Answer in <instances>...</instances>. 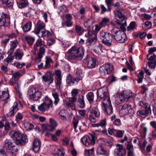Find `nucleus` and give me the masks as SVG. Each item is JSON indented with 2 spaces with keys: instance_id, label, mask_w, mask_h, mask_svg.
Instances as JSON below:
<instances>
[{
  "instance_id": "obj_1",
  "label": "nucleus",
  "mask_w": 156,
  "mask_h": 156,
  "mask_svg": "<svg viewBox=\"0 0 156 156\" xmlns=\"http://www.w3.org/2000/svg\"><path fill=\"white\" fill-rule=\"evenodd\" d=\"M84 53V50L83 47H78L74 45L68 50L67 57L71 60H81L82 59Z\"/></svg>"
},
{
  "instance_id": "obj_2",
  "label": "nucleus",
  "mask_w": 156,
  "mask_h": 156,
  "mask_svg": "<svg viewBox=\"0 0 156 156\" xmlns=\"http://www.w3.org/2000/svg\"><path fill=\"white\" fill-rule=\"evenodd\" d=\"M11 138L17 145H24L28 141L25 134H21L19 131H12L9 133Z\"/></svg>"
},
{
  "instance_id": "obj_3",
  "label": "nucleus",
  "mask_w": 156,
  "mask_h": 156,
  "mask_svg": "<svg viewBox=\"0 0 156 156\" xmlns=\"http://www.w3.org/2000/svg\"><path fill=\"white\" fill-rule=\"evenodd\" d=\"M114 37L116 41L120 43H123L127 39L125 33L120 30L118 27L114 28L112 30Z\"/></svg>"
},
{
  "instance_id": "obj_4",
  "label": "nucleus",
  "mask_w": 156,
  "mask_h": 156,
  "mask_svg": "<svg viewBox=\"0 0 156 156\" xmlns=\"http://www.w3.org/2000/svg\"><path fill=\"white\" fill-rule=\"evenodd\" d=\"M107 98L106 100L102 101L101 103V106L102 110L105 114L109 115L112 114L113 112V108L111 104V100H109Z\"/></svg>"
},
{
  "instance_id": "obj_5",
  "label": "nucleus",
  "mask_w": 156,
  "mask_h": 156,
  "mask_svg": "<svg viewBox=\"0 0 156 156\" xmlns=\"http://www.w3.org/2000/svg\"><path fill=\"white\" fill-rule=\"evenodd\" d=\"M97 96L98 99H102L104 98L102 101L106 100L108 98L109 100H110L108 93L107 87L104 86L98 89L97 91Z\"/></svg>"
},
{
  "instance_id": "obj_6",
  "label": "nucleus",
  "mask_w": 156,
  "mask_h": 156,
  "mask_svg": "<svg viewBox=\"0 0 156 156\" xmlns=\"http://www.w3.org/2000/svg\"><path fill=\"white\" fill-rule=\"evenodd\" d=\"M28 95L30 99L36 101L39 99L41 94L37 88L33 87L30 88L29 90Z\"/></svg>"
},
{
  "instance_id": "obj_7",
  "label": "nucleus",
  "mask_w": 156,
  "mask_h": 156,
  "mask_svg": "<svg viewBox=\"0 0 156 156\" xmlns=\"http://www.w3.org/2000/svg\"><path fill=\"white\" fill-rule=\"evenodd\" d=\"M88 137L89 139L88 140L86 136H84L82 137L81 139L82 143L86 146H88L90 144H94L96 139V137L95 135L94 134H90Z\"/></svg>"
},
{
  "instance_id": "obj_8",
  "label": "nucleus",
  "mask_w": 156,
  "mask_h": 156,
  "mask_svg": "<svg viewBox=\"0 0 156 156\" xmlns=\"http://www.w3.org/2000/svg\"><path fill=\"white\" fill-rule=\"evenodd\" d=\"M112 69L113 66L112 64H105L100 67L99 72L101 76H104L110 73Z\"/></svg>"
},
{
  "instance_id": "obj_9",
  "label": "nucleus",
  "mask_w": 156,
  "mask_h": 156,
  "mask_svg": "<svg viewBox=\"0 0 156 156\" xmlns=\"http://www.w3.org/2000/svg\"><path fill=\"white\" fill-rule=\"evenodd\" d=\"M5 147L12 154L17 152L18 149L10 140L6 139L5 142Z\"/></svg>"
},
{
  "instance_id": "obj_10",
  "label": "nucleus",
  "mask_w": 156,
  "mask_h": 156,
  "mask_svg": "<svg viewBox=\"0 0 156 156\" xmlns=\"http://www.w3.org/2000/svg\"><path fill=\"white\" fill-rule=\"evenodd\" d=\"M49 103L47 104L46 102H44L39 105L38 108L39 111L41 112H44L48 110L50 107H52L53 105V101L52 100L48 99Z\"/></svg>"
},
{
  "instance_id": "obj_11",
  "label": "nucleus",
  "mask_w": 156,
  "mask_h": 156,
  "mask_svg": "<svg viewBox=\"0 0 156 156\" xmlns=\"http://www.w3.org/2000/svg\"><path fill=\"white\" fill-rule=\"evenodd\" d=\"M45 25L43 22L40 20L37 23L36 27L35 28L33 32L36 34H38L41 30L44 29Z\"/></svg>"
},
{
  "instance_id": "obj_12",
  "label": "nucleus",
  "mask_w": 156,
  "mask_h": 156,
  "mask_svg": "<svg viewBox=\"0 0 156 156\" xmlns=\"http://www.w3.org/2000/svg\"><path fill=\"white\" fill-rule=\"evenodd\" d=\"M115 16L118 18L120 20L123 21L124 23L126 22V18L123 12V11L122 10H115L114 11Z\"/></svg>"
},
{
  "instance_id": "obj_13",
  "label": "nucleus",
  "mask_w": 156,
  "mask_h": 156,
  "mask_svg": "<svg viewBox=\"0 0 156 156\" xmlns=\"http://www.w3.org/2000/svg\"><path fill=\"white\" fill-rule=\"evenodd\" d=\"M10 19V16L8 14L2 12V16L0 19V25L4 26L6 22H8Z\"/></svg>"
},
{
  "instance_id": "obj_14",
  "label": "nucleus",
  "mask_w": 156,
  "mask_h": 156,
  "mask_svg": "<svg viewBox=\"0 0 156 156\" xmlns=\"http://www.w3.org/2000/svg\"><path fill=\"white\" fill-rule=\"evenodd\" d=\"M132 111L131 105L128 104H125L122 106L121 111L124 114L127 113H131Z\"/></svg>"
},
{
  "instance_id": "obj_15",
  "label": "nucleus",
  "mask_w": 156,
  "mask_h": 156,
  "mask_svg": "<svg viewBox=\"0 0 156 156\" xmlns=\"http://www.w3.org/2000/svg\"><path fill=\"white\" fill-rule=\"evenodd\" d=\"M111 34L110 33L106 36V38H104V40L102 41V43L108 46H110L112 45V42L113 39V33Z\"/></svg>"
},
{
  "instance_id": "obj_16",
  "label": "nucleus",
  "mask_w": 156,
  "mask_h": 156,
  "mask_svg": "<svg viewBox=\"0 0 156 156\" xmlns=\"http://www.w3.org/2000/svg\"><path fill=\"white\" fill-rule=\"evenodd\" d=\"M18 104L16 102H15L12 107L11 108L10 111L9 112L7 115L8 117H11L14 115L16 113L18 110Z\"/></svg>"
},
{
  "instance_id": "obj_17",
  "label": "nucleus",
  "mask_w": 156,
  "mask_h": 156,
  "mask_svg": "<svg viewBox=\"0 0 156 156\" xmlns=\"http://www.w3.org/2000/svg\"><path fill=\"white\" fill-rule=\"evenodd\" d=\"M117 148L115 149V152L118 156H122L125 154V151L123 148V146L119 144H116Z\"/></svg>"
},
{
  "instance_id": "obj_18",
  "label": "nucleus",
  "mask_w": 156,
  "mask_h": 156,
  "mask_svg": "<svg viewBox=\"0 0 156 156\" xmlns=\"http://www.w3.org/2000/svg\"><path fill=\"white\" fill-rule=\"evenodd\" d=\"M79 80L77 77H73L71 75H69L67 76V82L69 84H77L79 81Z\"/></svg>"
},
{
  "instance_id": "obj_19",
  "label": "nucleus",
  "mask_w": 156,
  "mask_h": 156,
  "mask_svg": "<svg viewBox=\"0 0 156 156\" xmlns=\"http://www.w3.org/2000/svg\"><path fill=\"white\" fill-rule=\"evenodd\" d=\"M77 104L81 108L85 107V104L84 100V96L82 94H79L77 99Z\"/></svg>"
},
{
  "instance_id": "obj_20",
  "label": "nucleus",
  "mask_w": 156,
  "mask_h": 156,
  "mask_svg": "<svg viewBox=\"0 0 156 156\" xmlns=\"http://www.w3.org/2000/svg\"><path fill=\"white\" fill-rule=\"evenodd\" d=\"M10 43L11 47L8 52L9 55H11L14 52V49L16 48L18 44V41L17 40H16L11 41Z\"/></svg>"
},
{
  "instance_id": "obj_21",
  "label": "nucleus",
  "mask_w": 156,
  "mask_h": 156,
  "mask_svg": "<svg viewBox=\"0 0 156 156\" xmlns=\"http://www.w3.org/2000/svg\"><path fill=\"white\" fill-rule=\"evenodd\" d=\"M49 121L50 124L48 126L50 127V129H45V130L50 131H53L57 126V124L55 120L52 118L49 119Z\"/></svg>"
},
{
  "instance_id": "obj_22",
  "label": "nucleus",
  "mask_w": 156,
  "mask_h": 156,
  "mask_svg": "<svg viewBox=\"0 0 156 156\" xmlns=\"http://www.w3.org/2000/svg\"><path fill=\"white\" fill-rule=\"evenodd\" d=\"M41 145V142L38 139L34 140L33 142V150L35 152H37L40 150Z\"/></svg>"
},
{
  "instance_id": "obj_23",
  "label": "nucleus",
  "mask_w": 156,
  "mask_h": 156,
  "mask_svg": "<svg viewBox=\"0 0 156 156\" xmlns=\"http://www.w3.org/2000/svg\"><path fill=\"white\" fill-rule=\"evenodd\" d=\"M96 60L95 58H90L88 59L87 63V67L89 68H93L95 67Z\"/></svg>"
},
{
  "instance_id": "obj_24",
  "label": "nucleus",
  "mask_w": 156,
  "mask_h": 156,
  "mask_svg": "<svg viewBox=\"0 0 156 156\" xmlns=\"http://www.w3.org/2000/svg\"><path fill=\"white\" fill-rule=\"evenodd\" d=\"M133 95L134 94L132 92L129 91L123 93L121 95V96L123 98L124 101H127L129 99L133 98Z\"/></svg>"
},
{
  "instance_id": "obj_25",
  "label": "nucleus",
  "mask_w": 156,
  "mask_h": 156,
  "mask_svg": "<svg viewBox=\"0 0 156 156\" xmlns=\"http://www.w3.org/2000/svg\"><path fill=\"white\" fill-rule=\"evenodd\" d=\"M139 104L141 108H144L145 110H149V112H151V106L149 104L143 101H141L139 102Z\"/></svg>"
},
{
  "instance_id": "obj_26",
  "label": "nucleus",
  "mask_w": 156,
  "mask_h": 156,
  "mask_svg": "<svg viewBox=\"0 0 156 156\" xmlns=\"http://www.w3.org/2000/svg\"><path fill=\"white\" fill-rule=\"evenodd\" d=\"M3 6L6 8L12 6L14 2V0H2Z\"/></svg>"
},
{
  "instance_id": "obj_27",
  "label": "nucleus",
  "mask_w": 156,
  "mask_h": 156,
  "mask_svg": "<svg viewBox=\"0 0 156 156\" xmlns=\"http://www.w3.org/2000/svg\"><path fill=\"white\" fill-rule=\"evenodd\" d=\"M97 36L95 37L94 36L93 37H88L86 43L87 45L90 46L92 45H94L97 42Z\"/></svg>"
},
{
  "instance_id": "obj_28",
  "label": "nucleus",
  "mask_w": 156,
  "mask_h": 156,
  "mask_svg": "<svg viewBox=\"0 0 156 156\" xmlns=\"http://www.w3.org/2000/svg\"><path fill=\"white\" fill-rule=\"evenodd\" d=\"M42 79L45 82H49L50 83H52L54 80L53 75L50 74L48 75H44L42 77Z\"/></svg>"
},
{
  "instance_id": "obj_29",
  "label": "nucleus",
  "mask_w": 156,
  "mask_h": 156,
  "mask_svg": "<svg viewBox=\"0 0 156 156\" xmlns=\"http://www.w3.org/2000/svg\"><path fill=\"white\" fill-rule=\"evenodd\" d=\"M151 112L149 111V110H138L137 112V114L139 116L142 117H145L147 116L149 113Z\"/></svg>"
},
{
  "instance_id": "obj_30",
  "label": "nucleus",
  "mask_w": 156,
  "mask_h": 156,
  "mask_svg": "<svg viewBox=\"0 0 156 156\" xmlns=\"http://www.w3.org/2000/svg\"><path fill=\"white\" fill-rule=\"evenodd\" d=\"M86 98L90 104H91L94 102V94L92 92H88L86 96Z\"/></svg>"
},
{
  "instance_id": "obj_31",
  "label": "nucleus",
  "mask_w": 156,
  "mask_h": 156,
  "mask_svg": "<svg viewBox=\"0 0 156 156\" xmlns=\"http://www.w3.org/2000/svg\"><path fill=\"white\" fill-rule=\"evenodd\" d=\"M45 59V64L44 66V69L49 68L51 66L50 63L52 62V60L50 57L46 56Z\"/></svg>"
},
{
  "instance_id": "obj_32",
  "label": "nucleus",
  "mask_w": 156,
  "mask_h": 156,
  "mask_svg": "<svg viewBox=\"0 0 156 156\" xmlns=\"http://www.w3.org/2000/svg\"><path fill=\"white\" fill-rule=\"evenodd\" d=\"M32 22L31 21L27 22L23 27L22 29L25 32L29 31L31 29Z\"/></svg>"
},
{
  "instance_id": "obj_33",
  "label": "nucleus",
  "mask_w": 156,
  "mask_h": 156,
  "mask_svg": "<svg viewBox=\"0 0 156 156\" xmlns=\"http://www.w3.org/2000/svg\"><path fill=\"white\" fill-rule=\"evenodd\" d=\"M97 152L98 154L103 155H107L108 152L101 146H98L97 149Z\"/></svg>"
},
{
  "instance_id": "obj_34",
  "label": "nucleus",
  "mask_w": 156,
  "mask_h": 156,
  "mask_svg": "<svg viewBox=\"0 0 156 156\" xmlns=\"http://www.w3.org/2000/svg\"><path fill=\"white\" fill-rule=\"evenodd\" d=\"M90 113L94 114L96 118H99L100 117V112L97 106L92 108L90 111Z\"/></svg>"
},
{
  "instance_id": "obj_35",
  "label": "nucleus",
  "mask_w": 156,
  "mask_h": 156,
  "mask_svg": "<svg viewBox=\"0 0 156 156\" xmlns=\"http://www.w3.org/2000/svg\"><path fill=\"white\" fill-rule=\"evenodd\" d=\"M9 98V94L8 92L3 91L1 94L0 93V100L2 101H5Z\"/></svg>"
},
{
  "instance_id": "obj_36",
  "label": "nucleus",
  "mask_w": 156,
  "mask_h": 156,
  "mask_svg": "<svg viewBox=\"0 0 156 156\" xmlns=\"http://www.w3.org/2000/svg\"><path fill=\"white\" fill-rule=\"evenodd\" d=\"M62 78H55V81L58 90H60L62 87Z\"/></svg>"
},
{
  "instance_id": "obj_37",
  "label": "nucleus",
  "mask_w": 156,
  "mask_h": 156,
  "mask_svg": "<svg viewBox=\"0 0 156 156\" xmlns=\"http://www.w3.org/2000/svg\"><path fill=\"white\" fill-rule=\"evenodd\" d=\"M15 53L16 58L18 60H20L21 59L24 55V53L19 49L16 50Z\"/></svg>"
},
{
  "instance_id": "obj_38",
  "label": "nucleus",
  "mask_w": 156,
  "mask_h": 156,
  "mask_svg": "<svg viewBox=\"0 0 156 156\" xmlns=\"http://www.w3.org/2000/svg\"><path fill=\"white\" fill-rule=\"evenodd\" d=\"M25 39L27 41V44L30 46L33 44L35 41V38L34 37L29 35L26 36L25 37Z\"/></svg>"
},
{
  "instance_id": "obj_39",
  "label": "nucleus",
  "mask_w": 156,
  "mask_h": 156,
  "mask_svg": "<svg viewBox=\"0 0 156 156\" xmlns=\"http://www.w3.org/2000/svg\"><path fill=\"white\" fill-rule=\"evenodd\" d=\"M109 21V20L108 18L104 17L102 19L101 21L99 23V25L102 27H105Z\"/></svg>"
},
{
  "instance_id": "obj_40",
  "label": "nucleus",
  "mask_w": 156,
  "mask_h": 156,
  "mask_svg": "<svg viewBox=\"0 0 156 156\" xmlns=\"http://www.w3.org/2000/svg\"><path fill=\"white\" fill-rule=\"evenodd\" d=\"M17 4L18 7L20 8H22L27 7L28 4V1H19L17 2Z\"/></svg>"
},
{
  "instance_id": "obj_41",
  "label": "nucleus",
  "mask_w": 156,
  "mask_h": 156,
  "mask_svg": "<svg viewBox=\"0 0 156 156\" xmlns=\"http://www.w3.org/2000/svg\"><path fill=\"white\" fill-rule=\"evenodd\" d=\"M39 52L38 54V58L39 61H41V59L42 58L43 55H44L45 49L41 47L39 49Z\"/></svg>"
},
{
  "instance_id": "obj_42",
  "label": "nucleus",
  "mask_w": 156,
  "mask_h": 156,
  "mask_svg": "<svg viewBox=\"0 0 156 156\" xmlns=\"http://www.w3.org/2000/svg\"><path fill=\"white\" fill-rule=\"evenodd\" d=\"M147 59L150 61H154L155 62L156 60V55L153 53H149L147 56Z\"/></svg>"
},
{
  "instance_id": "obj_43",
  "label": "nucleus",
  "mask_w": 156,
  "mask_h": 156,
  "mask_svg": "<svg viewBox=\"0 0 156 156\" xmlns=\"http://www.w3.org/2000/svg\"><path fill=\"white\" fill-rule=\"evenodd\" d=\"M110 34L108 32H105L103 31H101L100 33V37L102 41L104 40V38H106V36L107 35H108Z\"/></svg>"
},
{
  "instance_id": "obj_44",
  "label": "nucleus",
  "mask_w": 156,
  "mask_h": 156,
  "mask_svg": "<svg viewBox=\"0 0 156 156\" xmlns=\"http://www.w3.org/2000/svg\"><path fill=\"white\" fill-rule=\"evenodd\" d=\"M94 148H93L90 149L85 150V154L86 156H94Z\"/></svg>"
},
{
  "instance_id": "obj_45",
  "label": "nucleus",
  "mask_w": 156,
  "mask_h": 156,
  "mask_svg": "<svg viewBox=\"0 0 156 156\" xmlns=\"http://www.w3.org/2000/svg\"><path fill=\"white\" fill-rule=\"evenodd\" d=\"M41 33H42L41 37H48L51 36V33L49 30H47L41 31Z\"/></svg>"
},
{
  "instance_id": "obj_46",
  "label": "nucleus",
  "mask_w": 156,
  "mask_h": 156,
  "mask_svg": "<svg viewBox=\"0 0 156 156\" xmlns=\"http://www.w3.org/2000/svg\"><path fill=\"white\" fill-rule=\"evenodd\" d=\"M59 117L62 120L66 119V111L65 110H61L58 113Z\"/></svg>"
},
{
  "instance_id": "obj_47",
  "label": "nucleus",
  "mask_w": 156,
  "mask_h": 156,
  "mask_svg": "<svg viewBox=\"0 0 156 156\" xmlns=\"http://www.w3.org/2000/svg\"><path fill=\"white\" fill-rule=\"evenodd\" d=\"M151 26L152 24L151 22L146 21L144 23V24L143 25L142 27L144 30H146L151 28Z\"/></svg>"
},
{
  "instance_id": "obj_48",
  "label": "nucleus",
  "mask_w": 156,
  "mask_h": 156,
  "mask_svg": "<svg viewBox=\"0 0 156 156\" xmlns=\"http://www.w3.org/2000/svg\"><path fill=\"white\" fill-rule=\"evenodd\" d=\"M52 95L53 98L55 99L54 104L55 105H56L59 101V98L58 97V95L56 92L52 93Z\"/></svg>"
},
{
  "instance_id": "obj_49",
  "label": "nucleus",
  "mask_w": 156,
  "mask_h": 156,
  "mask_svg": "<svg viewBox=\"0 0 156 156\" xmlns=\"http://www.w3.org/2000/svg\"><path fill=\"white\" fill-rule=\"evenodd\" d=\"M75 32L79 35L82 34V28L80 26L78 25H76L75 27Z\"/></svg>"
},
{
  "instance_id": "obj_50",
  "label": "nucleus",
  "mask_w": 156,
  "mask_h": 156,
  "mask_svg": "<svg viewBox=\"0 0 156 156\" xmlns=\"http://www.w3.org/2000/svg\"><path fill=\"white\" fill-rule=\"evenodd\" d=\"M126 23H124L123 21H122V20H117L114 21L111 24L114 25H119L120 26L121 25H124Z\"/></svg>"
},
{
  "instance_id": "obj_51",
  "label": "nucleus",
  "mask_w": 156,
  "mask_h": 156,
  "mask_svg": "<svg viewBox=\"0 0 156 156\" xmlns=\"http://www.w3.org/2000/svg\"><path fill=\"white\" fill-rule=\"evenodd\" d=\"M24 127L28 130H31L34 127V125L28 122H25L24 124Z\"/></svg>"
},
{
  "instance_id": "obj_52",
  "label": "nucleus",
  "mask_w": 156,
  "mask_h": 156,
  "mask_svg": "<svg viewBox=\"0 0 156 156\" xmlns=\"http://www.w3.org/2000/svg\"><path fill=\"white\" fill-rule=\"evenodd\" d=\"M116 131V136L119 138H120L122 136L123 134L124 133V130H117Z\"/></svg>"
},
{
  "instance_id": "obj_53",
  "label": "nucleus",
  "mask_w": 156,
  "mask_h": 156,
  "mask_svg": "<svg viewBox=\"0 0 156 156\" xmlns=\"http://www.w3.org/2000/svg\"><path fill=\"white\" fill-rule=\"evenodd\" d=\"M154 61H150L147 63L149 67L151 69H154L156 66V60L155 62Z\"/></svg>"
},
{
  "instance_id": "obj_54",
  "label": "nucleus",
  "mask_w": 156,
  "mask_h": 156,
  "mask_svg": "<svg viewBox=\"0 0 156 156\" xmlns=\"http://www.w3.org/2000/svg\"><path fill=\"white\" fill-rule=\"evenodd\" d=\"M14 57L11 56V55H9L6 58L4 59L5 62H6V64H8L11 62L12 60L14 59Z\"/></svg>"
},
{
  "instance_id": "obj_55",
  "label": "nucleus",
  "mask_w": 156,
  "mask_h": 156,
  "mask_svg": "<svg viewBox=\"0 0 156 156\" xmlns=\"http://www.w3.org/2000/svg\"><path fill=\"white\" fill-rule=\"evenodd\" d=\"M135 26V22H132L130 23L129 26L127 27V30L128 31H130L133 30Z\"/></svg>"
},
{
  "instance_id": "obj_56",
  "label": "nucleus",
  "mask_w": 156,
  "mask_h": 156,
  "mask_svg": "<svg viewBox=\"0 0 156 156\" xmlns=\"http://www.w3.org/2000/svg\"><path fill=\"white\" fill-rule=\"evenodd\" d=\"M55 78H62V75L60 70H57L55 71Z\"/></svg>"
},
{
  "instance_id": "obj_57",
  "label": "nucleus",
  "mask_w": 156,
  "mask_h": 156,
  "mask_svg": "<svg viewBox=\"0 0 156 156\" xmlns=\"http://www.w3.org/2000/svg\"><path fill=\"white\" fill-rule=\"evenodd\" d=\"M76 77L79 80H81L83 77L84 74L83 73L80 71L76 73Z\"/></svg>"
},
{
  "instance_id": "obj_58",
  "label": "nucleus",
  "mask_w": 156,
  "mask_h": 156,
  "mask_svg": "<svg viewBox=\"0 0 156 156\" xmlns=\"http://www.w3.org/2000/svg\"><path fill=\"white\" fill-rule=\"evenodd\" d=\"M80 90L78 89H73L71 91V94L72 96H76L78 94Z\"/></svg>"
},
{
  "instance_id": "obj_59",
  "label": "nucleus",
  "mask_w": 156,
  "mask_h": 156,
  "mask_svg": "<svg viewBox=\"0 0 156 156\" xmlns=\"http://www.w3.org/2000/svg\"><path fill=\"white\" fill-rule=\"evenodd\" d=\"M88 37H94V36L95 37L97 36V34L94 33V32L90 30L88 31Z\"/></svg>"
},
{
  "instance_id": "obj_60",
  "label": "nucleus",
  "mask_w": 156,
  "mask_h": 156,
  "mask_svg": "<svg viewBox=\"0 0 156 156\" xmlns=\"http://www.w3.org/2000/svg\"><path fill=\"white\" fill-rule=\"evenodd\" d=\"M14 65H15L17 68L20 69L25 66L26 64L24 63H22L21 64L19 63H14Z\"/></svg>"
},
{
  "instance_id": "obj_61",
  "label": "nucleus",
  "mask_w": 156,
  "mask_h": 156,
  "mask_svg": "<svg viewBox=\"0 0 156 156\" xmlns=\"http://www.w3.org/2000/svg\"><path fill=\"white\" fill-rule=\"evenodd\" d=\"M16 120H21L23 118V116L22 114L20 112H19L16 116Z\"/></svg>"
},
{
  "instance_id": "obj_62",
  "label": "nucleus",
  "mask_w": 156,
  "mask_h": 156,
  "mask_svg": "<svg viewBox=\"0 0 156 156\" xmlns=\"http://www.w3.org/2000/svg\"><path fill=\"white\" fill-rule=\"evenodd\" d=\"M55 42V40L54 39L52 38H50L48 39L47 41V44L49 46H51Z\"/></svg>"
},
{
  "instance_id": "obj_63",
  "label": "nucleus",
  "mask_w": 156,
  "mask_h": 156,
  "mask_svg": "<svg viewBox=\"0 0 156 156\" xmlns=\"http://www.w3.org/2000/svg\"><path fill=\"white\" fill-rule=\"evenodd\" d=\"M102 46L103 45L101 44H99L98 45H97L95 46V50H94L95 51H101L102 52V51L101 50Z\"/></svg>"
},
{
  "instance_id": "obj_64",
  "label": "nucleus",
  "mask_w": 156,
  "mask_h": 156,
  "mask_svg": "<svg viewBox=\"0 0 156 156\" xmlns=\"http://www.w3.org/2000/svg\"><path fill=\"white\" fill-rule=\"evenodd\" d=\"M155 137H156V132H151L150 134L149 138L150 140H151L153 138Z\"/></svg>"
}]
</instances>
